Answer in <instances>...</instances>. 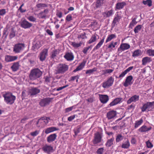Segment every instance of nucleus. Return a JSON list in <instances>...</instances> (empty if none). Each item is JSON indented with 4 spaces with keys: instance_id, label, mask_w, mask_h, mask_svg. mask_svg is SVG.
<instances>
[{
    "instance_id": "c03bdc74",
    "label": "nucleus",
    "mask_w": 154,
    "mask_h": 154,
    "mask_svg": "<svg viewBox=\"0 0 154 154\" xmlns=\"http://www.w3.org/2000/svg\"><path fill=\"white\" fill-rule=\"evenodd\" d=\"M97 38L96 36L95 35H93L88 41V43L89 44H91L94 42H95Z\"/></svg>"
},
{
    "instance_id": "680f3d73",
    "label": "nucleus",
    "mask_w": 154,
    "mask_h": 154,
    "mask_svg": "<svg viewBox=\"0 0 154 154\" xmlns=\"http://www.w3.org/2000/svg\"><path fill=\"white\" fill-rule=\"evenodd\" d=\"M66 20L68 21H69L72 20V17L70 14L67 15L66 17Z\"/></svg>"
},
{
    "instance_id": "39448f33",
    "label": "nucleus",
    "mask_w": 154,
    "mask_h": 154,
    "mask_svg": "<svg viewBox=\"0 0 154 154\" xmlns=\"http://www.w3.org/2000/svg\"><path fill=\"white\" fill-rule=\"evenodd\" d=\"M103 137L102 134L99 132H97L94 134V138L92 140L93 144L96 145L102 141Z\"/></svg>"
},
{
    "instance_id": "393cba45",
    "label": "nucleus",
    "mask_w": 154,
    "mask_h": 154,
    "mask_svg": "<svg viewBox=\"0 0 154 154\" xmlns=\"http://www.w3.org/2000/svg\"><path fill=\"white\" fill-rule=\"evenodd\" d=\"M116 115V111H111L108 112L107 114V117L109 119H113Z\"/></svg>"
},
{
    "instance_id": "603ef678",
    "label": "nucleus",
    "mask_w": 154,
    "mask_h": 154,
    "mask_svg": "<svg viewBox=\"0 0 154 154\" xmlns=\"http://www.w3.org/2000/svg\"><path fill=\"white\" fill-rule=\"evenodd\" d=\"M59 54V51L57 50H55L53 51L52 53L51 57L54 58L55 57L57 54Z\"/></svg>"
},
{
    "instance_id": "9b49d317",
    "label": "nucleus",
    "mask_w": 154,
    "mask_h": 154,
    "mask_svg": "<svg viewBox=\"0 0 154 154\" xmlns=\"http://www.w3.org/2000/svg\"><path fill=\"white\" fill-rule=\"evenodd\" d=\"M20 25L24 29H27L29 28L32 26V24L27 21L26 19H24L21 20Z\"/></svg>"
},
{
    "instance_id": "e2e57ef3",
    "label": "nucleus",
    "mask_w": 154,
    "mask_h": 154,
    "mask_svg": "<svg viewBox=\"0 0 154 154\" xmlns=\"http://www.w3.org/2000/svg\"><path fill=\"white\" fill-rule=\"evenodd\" d=\"M6 13V10L2 9L0 10V15L2 16L4 15Z\"/></svg>"
},
{
    "instance_id": "4be33fe9",
    "label": "nucleus",
    "mask_w": 154,
    "mask_h": 154,
    "mask_svg": "<svg viewBox=\"0 0 154 154\" xmlns=\"http://www.w3.org/2000/svg\"><path fill=\"white\" fill-rule=\"evenodd\" d=\"M57 135L56 134H53L49 135L47 138L48 142L51 143L54 141L56 139Z\"/></svg>"
},
{
    "instance_id": "0e129e2a",
    "label": "nucleus",
    "mask_w": 154,
    "mask_h": 154,
    "mask_svg": "<svg viewBox=\"0 0 154 154\" xmlns=\"http://www.w3.org/2000/svg\"><path fill=\"white\" fill-rule=\"evenodd\" d=\"M15 36V32L13 31H12L11 32L10 35H9V37L10 38H12L14 37Z\"/></svg>"
},
{
    "instance_id": "473e14b6",
    "label": "nucleus",
    "mask_w": 154,
    "mask_h": 154,
    "mask_svg": "<svg viewBox=\"0 0 154 154\" xmlns=\"http://www.w3.org/2000/svg\"><path fill=\"white\" fill-rule=\"evenodd\" d=\"M85 63V61H84L81 63L77 68L73 70V72H75L77 71L82 70L84 67Z\"/></svg>"
},
{
    "instance_id": "13d9d810",
    "label": "nucleus",
    "mask_w": 154,
    "mask_h": 154,
    "mask_svg": "<svg viewBox=\"0 0 154 154\" xmlns=\"http://www.w3.org/2000/svg\"><path fill=\"white\" fill-rule=\"evenodd\" d=\"M39 133V131L36 130L35 131L32 132L30 133V135L32 136L35 137L38 135Z\"/></svg>"
},
{
    "instance_id": "bb28decb",
    "label": "nucleus",
    "mask_w": 154,
    "mask_h": 154,
    "mask_svg": "<svg viewBox=\"0 0 154 154\" xmlns=\"http://www.w3.org/2000/svg\"><path fill=\"white\" fill-rule=\"evenodd\" d=\"M113 14V11L112 10L106 11L103 13V15L105 19L112 16Z\"/></svg>"
},
{
    "instance_id": "58836bf2",
    "label": "nucleus",
    "mask_w": 154,
    "mask_h": 154,
    "mask_svg": "<svg viewBox=\"0 0 154 154\" xmlns=\"http://www.w3.org/2000/svg\"><path fill=\"white\" fill-rule=\"evenodd\" d=\"M116 35L115 34H112L108 35L106 40V43H107L110 41L112 39L116 38Z\"/></svg>"
},
{
    "instance_id": "3c124183",
    "label": "nucleus",
    "mask_w": 154,
    "mask_h": 154,
    "mask_svg": "<svg viewBox=\"0 0 154 154\" xmlns=\"http://www.w3.org/2000/svg\"><path fill=\"white\" fill-rule=\"evenodd\" d=\"M45 82L47 83L48 84L53 80V78L50 76H46L45 78Z\"/></svg>"
},
{
    "instance_id": "052dcab7",
    "label": "nucleus",
    "mask_w": 154,
    "mask_h": 154,
    "mask_svg": "<svg viewBox=\"0 0 154 154\" xmlns=\"http://www.w3.org/2000/svg\"><path fill=\"white\" fill-rule=\"evenodd\" d=\"M146 144L147 147L148 148H151L153 147V145L149 141L146 142Z\"/></svg>"
},
{
    "instance_id": "a18cd8bd",
    "label": "nucleus",
    "mask_w": 154,
    "mask_h": 154,
    "mask_svg": "<svg viewBox=\"0 0 154 154\" xmlns=\"http://www.w3.org/2000/svg\"><path fill=\"white\" fill-rule=\"evenodd\" d=\"M48 4L45 3H39L36 5V7L42 9L47 7Z\"/></svg>"
},
{
    "instance_id": "dca6fc26",
    "label": "nucleus",
    "mask_w": 154,
    "mask_h": 154,
    "mask_svg": "<svg viewBox=\"0 0 154 154\" xmlns=\"http://www.w3.org/2000/svg\"><path fill=\"white\" fill-rule=\"evenodd\" d=\"M63 57L68 61H72L74 58V55L73 53L71 52L66 53Z\"/></svg>"
},
{
    "instance_id": "20e7f679",
    "label": "nucleus",
    "mask_w": 154,
    "mask_h": 154,
    "mask_svg": "<svg viewBox=\"0 0 154 154\" xmlns=\"http://www.w3.org/2000/svg\"><path fill=\"white\" fill-rule=\"evenodd\" d=\"M50 118L44 117L39 119L36 123L37 127L41 128L44 127L48 123Z\"/></svg>"
},
{
    "instance_id": "5fc2aeb1",
    "label": "nucleus",
    "mask_w": 154,
    "mask_h": 154,
    "mask_svg": "<svg viewBox=\"0 0 154 154\" xmlns=\"http://www.w3.org/2000/svg\"><path fill=\"white\" fill-rule=\"evenodd\" d=\"M96 70L97 69L94 68L92 69H90L87 70L86 72V74H91L92 73L96 71Z\"/></svg>"
},
{
    "instance_id": "f03ea898",
    "label": "nucleus",
    "mask_w": 154,
    "mask_h": 154,
    "mask_svg": "<svg viewBox=\"0 0 154 154\" xmlns=\"http://www.w3.org/2000/svg\"><path fill=\"white\" fill-rule=\"evenodd\" d=\"M42 73V72L38 69H33L31 70L29 77L31 80H34L39 78Z\"/></svg>"
},
{
    "instance_id": "bf43d9fd",
    "label": "nucleus",
    "mask_w": 154,
    "mask_h": 154,
    "mask_svg": "<svg viewBox=\"0 0 154 154\" xmlns=\"http://www.w3.org/2000/svg\"><path fill=\"white\" fill-rule=\"evenodd\" d=\"M79 76L77 75L75 76H73L71 77L70 79L69 80V81H73L76 79H79Z\"/></svg>"
},
{
    "instance_id": "6ab92c4d",
    "label": "nucleus",
    "mask_w": 154,
    "mask_h": 154,
    "mask_svg": "<svg viewBox=\"0 0 154 154\" xmlns=\"http://www.w3.org/2000/svg\"><path fill=\"white\" fill-rule=\"evenodd\" d=\"M139 97L137 95H134L131 98L127 101V103L128 104H130L132 102H135L139 100Z\"/></svg>"
},
{
    "instance_id": "9d476101",
    "label": "nucleus",
    "mask_w": 154,
    "mask_h": 154,
    "mask_svg": "<svg viewBox=\"0 0 154 154\" xmlns=\"http://www.w3.org/2000/svg\"><path fill=\"white\" fill-rule=\"evenodd\" d=\"M48 49L45 48L40 53L39 55V59L41 61H43L45 60L48 56Z\"/></svg>"
},
{
    "instance_id": "09e8293b",
    "label": "nucleus",
    "mask_w": 154,
    "mask_h": 154,
    "mask_svg": "<svg viewBox=\"0 0 154 154\" xmlns=\"http://www.w3.org/2000/svg\"><path fill=\"white\" fill-rule=\"evenodd\" d=\"M124 138V137L120 134H118L116 138V142H119L122 140Z\"/></svg>"
},
{
    "instance_id": "69168bd1",
    "label": "nucleus",
    "mask_w": 154,
    "mask_h": 154,
    "mask_svg": "<svg viewBox=\"0 0 154 154\" xmlns=\"http://www.w3.org/2000/svg\"><path fill=\"white\" fill-rule=\"evenodd\" d=\"M75 117V115H74L72 116H71L69 117L68 119V120L69 121H71L73 120Z\"/></svg>"
},
{
    "instance_id": "c85d7f7f",
    "label": "nucleus",
    "mask_w": 154,
    "mask_h": 154,
    "mask_svg": "<svg viewBox=\"0 0 154 154\" xmlns=\"http://www.w3.org/2000/svg\"><path fill=\"white\" fill-rule=\"evenodd\" d=\"M151 128L150 127H147L146 126L143 125L139 128L138 131L141 132H145L150 130Z\"/></svg>"
},
{
    "instance_id": "f3484780",
    "label": "nucleus",
    "mask_w": 154,
    "mask_h": 154,
    "mask_svg": "<svg viewBox=\"0 0 154 154\" xmlns=\"http://www.w3.org/2000/svg\"><path fill=\"white\" fill-rule=\"evenodd\" d=\"M42 43L40 41H35L33 43L32 48L34 50H37L42 46Z\"/></svg>"
},
{
    "instance_id": "6e6d98bb",
    "label": "nucleus",
    "mask_w": 154,
    "mask_h": 154,
    "mask_svg": "<svg viewBox=\"0 0 154 154\" xmlns=\"http://www.w3.org/2000/svg\"><path fill=\"white\" fill-rule=\"evenodd\" d=\"M104 151L103 147L100 148L97 150L96 152L97 154H102L104 152Z\"/></svg>"
},
{
    "instance_id": "4d7b16f0",
    "label": "nucleus",
    "mask_w": 154,
    "mask_h": 154,
    "mask_svg": "<svg viewBox=\"0 0 154 154\" xmlns=\"http://www.w3.org/2000/svg\"><path fill=\"white\" fill-rule=\"evenodd\" d=\"M27 19L30 21L33 22H36V19L33 16H31L27 17Z\"/></svg>"
},
{
    "instance_id": "49530a36",
    "label": "nucleus",
    "mask_w": 154,
    "mask_h": 154,
    "mask_svg": "<svg viewBox=\"0 0 154 154\" xmlns=\"http://www.w3.org/2000/svg\"><path fill=\"white\" fill-rule=\"evenodd\" d=\"M137 22L136 21V18H134L132 21L130 23L129 26L132 29L133 27L137 23Z\"/></svg>"
},
{
    "instance_id": "4c0bfd02",
    "label": "nucleus",
    "mask_w": 154,
    "mask_h": 154,
    "mask_svg": "<svg viewBox=\"0 0 154 154\" xmlns=\"http://www.w3.org/2000/svg\"><path fill=\"white\" fill-rule=\"evenodd\" d=\"M105 37H103L101 40L97 44L96 46L94 48V50H96L98 49L100 47L104 42Z\"/></svg>"
},
{
    "instance_id": "a211bd4d",
    "label": "nucleus",
    "mask_w": 154,
    "mask_h": 154,
    "mask_svg": "<svg viewBox=\"0 0 154 154\" xmlns=\"http://www.w3.org/2000/svg\"><path fill=\"white\" fill-rule=\"evenodd\" d=\"M42 149L45 152L49 153L53 152V147L51 145H45L42 148Z\"/></svg>"
},
{
    "instance_id": "c756f323",
    "label": "nucleus",
    "mask_w": 154,
    "mask_h": 154,
    "mask_svg": "<svg viewBox=\"0 0 154 154\" xmlns=\"http://www.w3.org/2000/svg\"><path fill=\"white\" fill-rule=\"evenodd\" d=\"M50 101V100L48 98H45L41 100L39 104L41 106H45L48 104Z\"/></svg>"
},
{
    "instance_id": "ea45409f",
    "label": "nucleus",
    "mask_w": 154,
    "mask_h": 154,
    "mask_svg": "<svg viewBox=\"0 0 154 154\" xmlns=\"http://www.w3.org/2000/svg\"><path fill=\"white\" fill-rule=\"evenodd\" d=\"M143 120L141 118L139 120L137 121L135 123L134 128L136 129L143 122Z\"/></svg>"
},
{
    "instance_id": "864d4df0",
    "label": "nucleus",
    "mask_w": 154,
    "mask_h": 154,
    "mask_svg": "<svg viewBox=\"0 0 154 154\" xmlns=\"http://www.w3.org/2000/svg\"><path fill=\"white\" fill-rule=\"evenodd\" d=\"M113 70V69H106L102 70V71L103 72V74H106L107 73H110L112 72Z\"/></svg>"
},
{
    "instance_id": "f8f14e48",
    "label": "nucleus",
    "mask_w": 154,
    "mask_h": 154,
    "mask_svg": "<svg viewBox=\"0 0 154 154\" xmlns=\"http://www.w3.org/2000/svg\"><path fill=\"white\" fill-rule=\"evenodd\" d=\"M121 18V17L120 14L117 13L116 14L115 16L112 23V27H114L116 25H117L118 23Z\"/></svg>"
},
{
    "instance_id": "c9c22d12",
    "label": "nucleus",
    "mask_w": 154,
    "mask_h": 154,
    "mask_svg": "<svg viewBox=\"0 0 154 154\" xmlns=\"http://www.w3.org/2000/svg\"><path fill=\"white\" fill-rule=\"evenodd\" d=\"M126 5V3L124 2H119L116 4V9L118 10L122 9L123 8L124 6Z\"/></svg>"
},
{
    "instance_id": "f257e3e1",
    "label": "nucleus",
    "mask_w": 154,
    "mask_h": 154,
    "mask_svg": "<svg viewBox=\"0 0 154 154\" xmlns=\"http://www.w3.org/2000/svg\"><path fill=\"white\" fill-rule=\"evenodd\" d=\"M2 96L4 98L5 102L7 104L10 105L14 103L16 98L15 96L9 92H5Z\"/></svg>"
},
{
    "instance_id": "338daca9",
    "label": "nucleus",
    "mask_w": 154,
    "mask_h": 154,
    "mask_svg": "<svg viewBox=\"0 0 154 154\" xmlns=\"http://www.w3.org/2000/svg\"><path fill=\"white\" fill-rule=\"evenodd\" d=\"M91 48V46H89L88 47H86L85 48L84 50H83V52L85 53L86 54L87 52L88 51V50L89 49V48Z\"/></svg>"
},
{
    "instance_id": "2eb2a0df",
    "label": "nucleus",
    "mask_w": 154,
    "mask_h": 154,
    "mask_svg": "<svg viewBox=\"0 0 154 154\" xmlns=\"http://www.w3.org/2000/svg\"><path fill=\"white\" fill-rule=\"evenodd\" d=\"M100 100L101 103H106L109 100L108 96L107 95L99 94Z\"/></svg>"
},
{
    "instance_id": "aec40b11",
    "label": "nucleus",
    "mask_w": 154,
    "mask_h": 154,
    "mask_svg": "<svg viewBox=\"0 0 154 154\" xmlns=\"http://www.w3.org/2000/svg\"><path fill=\"white\" fill-rule=\"evenodd\" d=\"M122 98H115L109 105V107L116 105L119 103L122 102Z\"/></svg>"
},
{
    "instance_id": "7c9ffc66",
    "label": "nucleus",
    "mask_w": 154,
    "mask_h": 154,
    "mask_svg": "<svg viewBox=\"0 0 154 154\" xmlns=\"http://www.w3.org/2000/svg\"><path fill=\"white\" fill-rule=\"evenodd\" d=\"M152 61L151 58L148 57H143L142 60V64L143 65H145L147 63H149Z\"/></svg>"
},
{
    "instance_id": "72a5a7b5",
    "label": "nucleus",
    "mask_w": 154,
    "mask_h": 154,
    "mask_svg": "<svg viewBox=\"0 0 154 154\" xmlns=\"http://www.w3.org/2000/svg\"><path fill=\"white\" fill-rule=\"evenodd\" d=\"M114 139V138L112 137L110 139L108 140L105 143V146L107 147H110L113 144Z\"/></svg>"
},
{
    "instance_id": "f704fd0d",
    "label": "nucleus",
    "mask_w": 154,
    "mask_h": 154,
    "mask_svg": "<svg viewBox=\"0 0 154 154\" xmlns=\"http://www.w3.org/2000/svg\"><path fill=\"white\" fill-rule=\"evenodd\" d=\"M142 54V52L141 50L137 49L134 51L132 56L133 57H136L141 56Z\"/></svg>"
},
{
    "instance_id": "a19ab883",
    "label": "nucleus",
    "mask_w": 154,
    "mask_h": 154,
    "mask_svg": "<svg viewBox=\"0 0 154 154\" xmlns=\"http://www.w3.org/2000/svg\"><path fill=\"white\" fill-rule=\"evenodd\" d=\"M130 144L129 141L127 140L124 142L122 143V147L125 149L128 148L130 146Z\"/></svg>"
},
{
    "instance_id": "1a4fd4ad",
    "label": "nucleus",
    "mask_w": 154,
    "mask_h": 154,
    "mask_svg": "<svg viewBox=\"0 0 154 154\" xmlns=\"http://www.w3.org/2000/svg\"><path fill=\"white\" fill-rule=\"evenodd\" d=\"M130 45L128 43H122L121 44L119 48L118 49V54L121 53L122 51L129 49Z\"/></svg>"
},
{
    "instance_id": "0eeeda50",
    "label": "nucleus",
    "mask_w": 154,
    "mask_h": 154,
    "mask_svg": "<svg viewBox=\"0 0 154 154\" xmlns=\"http://www.w3.org/2000/svg\"><path fill=\"white\" fill-rule=\"evenodd\" d=\"M114 79L112 77H110L107 80L102 84V86L104 88L111 86L113 84Z\"/></svg>"
},
{
    "instance_id": "b1692460",
    "label": "nucleus",
    "mask_w": 154,
    "mask_h": 154,
    "mask_svg": "<svg viewBox=\"0 0 154 154\" xmlns=\"http://www.w3.org/2000/svg\"><path fill=\"white\" fill-rule=\"evenodd\" d=\"M105 2L106 0H97L95 3V6L94 8V9H96L97 8H100L103 5Z\"/></svg>"
},
{
    "instance_id": "6e6552de",
    "label": "nucleus",
    "mask_w": 154,
    "mask_h": 154,
    "mask_svg": "<svg viewBox=\"0 0 154 154\" xmlns=\"http://www.w3.org/2000/svg\"><path fill=\"white\" fill-rule=\"evenodd\" d=\"M25 47L24 45L19 43L15 45L14 47L13 51L15 53H18L22 51Z\"/></svg>"
},
{
    "instance_id": "79ce46f5",
    "label": "nucleus",
    "mask_w": 154,
    "mask_h": 154,
    "mask_svg": "<svg viewBox=\"0 0 154 154\" xmlns=\"http://www.w3.org/2000/svg\"><path fill=\"white\" fill-rule=\"evenodd\" d=\"M146 54L149 56H154V50L152 49H147L146 51Z\"/></svg>"
},
{
    "instance_id": "37998d69",
    "label": "nucleus",
    "mask_w": 154,
    "mask_h": 154,
    "mask_svg": "<svg viewBox=\"0 0 154 154\" xmlns=\"http://www.w3.org/2000/svg\"><path fill=\"white\" fill-rule=\"evenodd\" d=\"M142 28V25H137L134 29V32L136 34L138 33L140 31Z\"/></svg>"
},
{
    "instance_id": "e433bc0d",
    "label": "nucleus",
    "mask_w": 154,
    "mask_h": 154,
    "mask_svg": "<svg viewBox=\"0 0 154 154\" xmlns=\"http://www.w3.org/2000/svg\"><path fill=\"white\" fill-rule=\"evenodd\" d=\"M117 42H111L108 46V48L109 49L110 51H111L113 48L115 47L117 45Z\"/></svg>"
},
{
    "instance_id": "de8ad7c7",
    "label": "nucleus",
    "mask_w": 154,
    "mask_h": 154,
    "mask_svg": "<svg viewBox=\"0 0 154 154\" xmlns=\"http://www.w3.org/2000/svg\"><path fill=\"white\" fill-rule=\"evenodd\" d=\"M70 44L72 45L73 47L77 48L80 47L82 44V43L81 42L77 43L75 42H71Z\"/></svg>"
},
{
    "instance_id": "7ed1b4c3",
    "label": "nucleus",
    "mask_w": 154,
    "mask_h": 154,
    "mask_svg": "<svg viewBox=\"0 0 154 154\" xmlns=\"http://www.w3.org/2000/svg\"><path fill=\"white\" fill-rule=\"evenodd\" d=\"M69 69V66L65 63H60L56 67V71L57 73H64L67 71Z\"/></svg>"
},
{
    "instance_id": "cd10ccee",
    "label": "nucleus",
    "mask_w": 154,
    "mask_h": 154,
    "mask_svg": "<svg viewBox=\"0 0 154 154\" xmlns=\"http://www.w3.org/2000/svg\"><path fill=\"white\" fill-rule=\"evenodd\" d=\"M134 68L133 66H130L125 70L123 72L119 75V78H121L124 77L125 75L131 70Z\"/></svg>"
},
{
    "instance_id": "a878e982",
    "label": "nucleus",
    "mask_w": 154,
    "mask_h": 154,
    "mask_svg": "<svg viewBox=\"0 0 154 154\" xmlns=\"http://www.w3.org/2000/svg\"><path fill=\"white\" fill-rule=\"evenodd\" d=\"M58 130L59 129L58 128L54 127H51L46 129L45 130V133L46 134H48L55 131Z\"/></svg>"
},
{
    "instance_id": "ddd939ff",
    "label": "nucleus",
    "mask_w": 154,
    "mask_h": 154,
    "mask_svg": "<svg viewBox=\"0 0 154 154\" xmlns=\"http://www.w3.org/2000/svg\"><path fill=\"white\" fill-rule=\"evenodd\" d=\"M133 79V77L132 75L127 76L126 78L125 82L123 84L124 86L125 87H127L129 85H131L133 83L132 82Z\"/></svg>"
},
{
    "instance_id": "2f4dec72",
    "label": "nucleus",
    "mask_w": 154,
    "mask_h": 154,
    "mask_svg": "<svg viewBox=\"0 0 154 154\" xmlns=\"http://www.w3.org/2000/svg\"><path fill=\"white\" fill-rule=\"evenodd\" d=\"M20 66L19 63L18 62H16L13 63L11 68L13 71H16L19 69Z\"/></svg>"
},
{
    "instance_id": "774afa93",
    "label": "nucleus",
    "mask_w": 154,
    "mask_h": 154,
    "mask_svg": "<svg viewBox=\"0 0 154 154\" xmlns=\"http://www.w3.org/2000/svg\"><path fill=\"white\" fill-rule=\"evenodd\" d=\"M94 99L93 97L89 98L86 100L89 103H92L94 101Z\"/></svg>"
},
{
    "instance_id": "4468645a",
    "label": "nucleus",
    "mask_w": 154,
    "mask_h": 154,
    "mask_svg": "<svg viewBox=\"0 0 154 154\" xmlns=\"http://www.w3.org/2000/svg\"><path fill=\"white\" fill-rule=\"evenodd\" d=\"M48 12L49 10L48 9H45L44 11L38 13L37 14V17L40 19H45Z\"/></svg>"
},
{
    "instance_id": "5701e85b",
    "label": "nucleus",
    "mask_w": 154,
    "mask_h": 154,
    "mask_svg": "<svg viewBox=\"0 0 154 154\" xmlns=\"http://www.w3.org/2000/svg\"><path fill=\"white\" fill-rule=\"evenodd\" d=\"M40 90L37 88H32L29 90V93L31 95H34L39 93Z\"/></svg>"
},
{
    "instance_id": "8fccbe9b",
    "label": "nucleus",
    "mask_w": 154,
    "mask_h": 154,
    "mask_svg": "<svg viewBox=\"0 0 154 154\" xmlns=\"http://www.w3.org/2000/svg\"><path fill=\"white\" fill-rule=\"evenodd\" d=\"M143 3L144 5H147L149 6H151L152 5V1L151 0H146V1H143Z\"/></svg>"
},
{
    "instance_id": "423d86ee",
    "label": "nucleus",
    "mask_w": 154,
    "mask_h": 154,
    "mask_svg": "<svg viewBox=\"0 0 154 154\" xmlns=\"http://www.w3.org/2000/svg\"><path fill=\"white\" fill-rule=\"evenodd\" d=\"M154 109V101L152 102H147L144 104L141 109L142 112L145 111L146 109L149 110H151Z\"/></svg>"
},
{
    "instance_id": "412c9836",
    "label": "nucleus",
    "mask_w": 154,
    "mask_h": 154,
    "mask_svg": "<svg viewBox=\"0 0 154 154\" xmlns=\"http://www.w3.org/2000/svg\"><path fill=\"white\" fill-rule=\"evenodd\" d=\"M17 56L6 55L5 56V60L7 62H11L17 59Z\"/></svg>"
}]
</instances>
